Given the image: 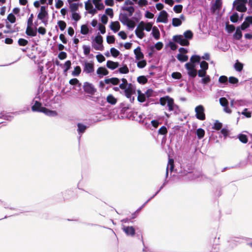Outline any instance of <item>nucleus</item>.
Listing matches in <instances>:
<instances>
[{
  "label": "nucleus",
  "instance_id": "f257e3e1",
  "mask_svg": "<svg viewBox=\"0 0 252 252\" xmlns=\"http://www.w3.org/2000/svg\"><path fill=\"white\" fill-rule=\"evenodd\" d=\"M119 20L124 25L126 26L129 29L132 30L135 26L134 23L131 19H129L126 13H121L119 15Z\"/></svg>",
  "mask_w": 252,
  "mask_h": 252
},
{
  "label": "nucleus",
  "instance_id": "f03ea898",
  "mask_svg": "<svg viewBox=\"0 0 252 252\" xmlns=\"http://www.w3.org/2000/svg\"><path fill=\"white\" fill-rule=\"evenodd\" d=\"M247 1V0H235L233 2V6L238 11L245 12L247 10L246 4Z\"/></svg>",
  "mask_w": 252,
  "mask_h": 252
},
{
  "label": "nucleus",
  "instance_id": "7ed1b4c3",
  "mask_svg": "<svg viewBox=\"0 0 252 252\" xmlns=\"http://www.w3.org/2000/svg\"><path fill=\"white\" fill-rule=\"evenodd\" d=\"M93 41L94 42V43H93V46L95 50L101 51L103 50V37L101 35L99 34V33L93 39Z\"/></svg>",
  "mask_w": 252,
  "mask_h": 252
},
{
  "label": "nucleus",
  "instance_id": "20e7f679",
  "mask_svg": "<svg viewBox=\"0 0 252 252\" xmlns=\"http://www.w3.org/2000/svg\"><path fill=\"white\" fill-rule=\"evenodd\" d=\"M145 26H146L145 22L142 21L139 23L135 30V35L139 39H142L145 36L144 32Z\"/></svg>",
  "mask_w": 252,
  "mask_h": 252
},
{
  "label": "nucleus",
  "instance_id": "39448f33",
  "mask_svg": "<svg viewBox=\"0 0 252 252\" xmlns=\"http://www.w3.org/2000/svg\"><path fill=\"white\" fill-rule=\"evenodd\" d=\"M205 109L203 105H199L195 108L196 118L200 120L203 121L205 119Z\"/></svg>",
  "mask_w": 252,
  "mask_h": 252
},
{
  "label": "nucleus",
  "instance_id": "423d86ee",
  "mask_svg": "<svg viewBox=\"0 0 252 252\" xmlns=\"http://www.w3.org/2000/svg\"><path fill=\"white\" fill-rule=\"evenodd\" d=\"M83 88L85 93L93 95L96 92V89L94 87V85L88 82L84 83Z\"/></svg>",
  "mask_w": 252,
  "mask_h": 252
},
{
  "label": "nucleus",
  "instance_id": "0eeeda50",
  "mask_svg": "<svg viewBox=\"0 0 252 252\" xmlns=\"http://www.w3.org/2000/svg\"><path fill=\"white\" fill-rule=\"evenodd\" d=\"M173 40L174 42L179 44L181 46H189V41L186 40L185 37L181 34L173 36Z\"/></svg>",
  "mask_w": 252,
  "mask_h": 252
},
{
  "label": "nucleus",
  "instance_id": "6e6552de",
  "mask_svg": "<svg viewBox=\"0 0 252 252\" xmlns=\"http://www.w3.org/2000/svg\"><path fill=\"white\" fill-rule=\"evenodd\" d=\"M169 102H168V110L169 111H173L175 114H178L180 113L181 111L179 107L174 103L173 98H169Z\"/></svg>",
  "mask_w": 252,
  "mask_h": 252
},
{
  "label": "nucleus",
  "instance_id": "1a4fd4ad",
  "mask_svg": "<svg viewBox=\"0 0 252 252\" xmlns=\"http://www.w3.org/2000/svg\"><path fill=\"white\" fill-rule=\"evenodd\" d=\"M168 13L164 10H161L159 16L157 19L156 22L157 23H166L168 21Z\"/></svg>",
  "mask_w": 252,
  "mask_h": 252
},
{
  "label": "nucleus",
  "instance_id": "9d476101",
  "mask_svg": "<svg viewBox=\"0 0 252 252\" xmlns=\"http://www.w3.org/2000/svg\"><path fill=\"white\" fill-rule=\"evenodd\" d=\"M83 70L86 73H91L94 71V66L92 63H90L87 61L84 62Z\"/></svg>",
  "mask_w": 252,
  "mask_h": 252
},
{
  "label": "nucleus",
  "instance_id": "9b49d317",
  "mask_svg": "<svg viewBox=\"0 0 252 252\" xmlns=\"http://www.w3.org/2000/svg\"><path fill=\"white\" fill-rule=\"evenodd\" d=\"M48 11L46 10V6H41L40 9V12L37 15V18L39 20H43V19H47L48 17Z\"/></svg>",
  "mask_w": 252,
  "mask_h": 252
},
{
  "label": "nucleus",
  "instance_id": "f8f14e48",
  "mask_svg": "<svg viewBox=\"0 0 252 252\" xmlns=\"http://www.w3.org/2000/svg\"><path fill=\"white\" fill-rule=\"evenodd\" d=\"M77 131L79 135L78 139L80 140L82 135L86 131L87 128V126L81 123H77Z\"/></svg>",
  "mask_w": 252,
  "mask_h": 252
},
{
  "label": "nucleus",
  "instance_id": "ddd939ff",
  "mask_svg": "<svg viewBox=\"0 0 252 252\" xmlns=\"http://www.w3.org/2000/svg\"><path fill=\"white\" fill-rule=\"evenodd\" d=\"M96 73L99 78H102L103 76L108 75L109 71L105 67L101 66L97 68Z\"/></svg>",
  "mask_w": 252,
  "mask_h": 252
},
{
  "label": "nucleus",
  "instance_id": "4468645a",
  "mask_svg": "<svg viewBox=\"0 0 252 252\" xmlns=\"http://www.w3.org/2000/svg\"><path fill=\"white\" fill-rule=\"evenodd\" d=\"M123 230L128 236H133L135 234V230L133 226H124Z\"/></svg>",
  "mask_w": 252,
  "mask_h": 252
},
{
  "label": "nucleus",
  "instance_id": "2eb2a0df",
  "mask_svg": "<svg viewBox=\"0 0 252 252\" xmlns=\"http://www.w3.org/2000/svg\"><path fill=\"white\" fill-rule=\"evenodd\" d=\"M26 33L30 36H35L37 34V29L32 28V26H27Z\"/></svg>",
  "mask_w": 252,
  "mask_h": 252
},
{
  "label": "nucleus",
  "instance_id": "dca6fc26",
  "mask_svg": "<svg viewBox=\"0 0 252 252\" xmlns=\"http://www.w3.org/2000/svg\"><path fill=\"white\" fill-rule=\"evenodd\" d=\"M41 111L42 113L49 117H56L58 115V113L56 111L49 110L46 107L42 108V111Z\"/></svg>",
  "mask_w": 252,
  "mask_h": 252
},
{
  "label": "nucleus",
  "instance_id": "f3484780",
  "mask_svg": "<svg viewBox=\"0 0 252 252\" xmlns=\"http://www.w3.org/2000/svg\"><path fill=\"white\" fill-rule=\"evenodd\" d=\"M120 82V80L117 77L105 79V83L106 84H111L113 85H116L119 84Z\"/></svg>",
  "mask_w": 252,
  "mask_h": 252
},
{
  "label": "nucleus",
  "instance_id": "a211bd4d",
  "mask_svg": "<svg viewBox=\"0 0 252 252\" xmlns=\"http://www.w3.org/2000/svg\"><path fill=\"white\" fill-rule=\"evenodd\" d=\"M44 107L42 106L41 103L38 101H35L34 104L32 106V110L33 112H41L42 111V108Z\"/></svg>",
  "mask_w": 252,
  "mask_h": 252
},
{
  "label": "nucleus",
  "instance_id": "6ab92c4d",
  "mask_svg": "<svg viewBox=\"0 0 252 252\" xmlns=\"http://www.w3.org/2000/svg\"><path fill=\"white\" fill-rule=\"evenodd\" d=\"M134 53L135 55V58L137 60H141L144 58V54L141 52V48L138 46L134 50Z\"/></svg>",
  "mask_w": 252,
  "mask_h": 252
},
{
  "label": "nucleus",
  "instance_id": "aec40b11",
  "mask_svg": "<svg viewBox=\"0 0 252 252\" xmlns=\"http://www.w3.org/2000/svg\"><path fill=\"white\" fill-rule=\"evenodd\" d=\"M119 63L118 62H115L110 60L107 61L106 63V66L111 69L114 70L119 66Z\"/></svg>",
  "mask_w": 252,
  "mask_h": 252
},
{
  "label": "nucleus",
  "instance_id": "412c9836",
  "mask_svg": "<svg viewBox=\"0 0 252 252\" xmlns=\"http://www.w3.org/2000/svg\"><path fill=\"white\" fill-rule=\"evenodd\" d=\"M110 29L114 32H118L120 29V25L119 22H111L110 25Z\"/></svg>",
  "mask_w": 252,
  "mask_h": 252
},
{
  "label": "nucleus",
  "instance_id": "4be33fe9",
  "mask_svg": "<svg viewBox=\"0 0 252 252\" xmlns=\"http://www.w3.org/2000/svg\"><path fill=\"white\" fill-rule=\"evenodd\" d=\"M137 100L139 102L143 103L146 101V99H147L146 95H145L140 90H138L137 91Z\"/></svg>",
  "mask_w": 252,
  "mask_h": 252
},
{
  "label": "nucleus",
  "instance_id": "5701e85b",
  "mask_svg": "<svg viewBox=\"0 0 252 252\" xmlns=\"http://www.w3.org/2000/svg\"><path fill=\"white\" fill-rule=\"evenodd\" d=\"M241 31L242 30L238 27H237L236 32L233 34V38L234 39L236 40H240L242 38L243 34Z\"/></svg>",
  "mask_w": 252,
  "mask_h": 252
},
{
  "label": "nucleus",
  "instance_id": "b1692460",
  "mask_svg": "<svg viewBox=\"0 0 252 252\" xmlns=\"http://www.w3.org/2000/svg\"><path fill=\"white\" fill-rule=\"evenodd\" d=\"M169 98H171V97L168 95L160 97L159 98L160 104L162 106H165L166 104L167 105L168 102L170 101Z\"/></svg>",
  "mask_w": 252,
  "mask_h": 252
},
{
  "label": "nucleus",
  "instance_id": "393cba45",
  "mask_svg": "<svg viewBox=\"0 0 252 252\" xmlns=\"http://www.w3.org/2000/svg\"><path fill=\"white\" fill-rule=\"evenodd\" d=\"M152 34L153 36L157 40H158L160 37V32L156 27H154L152 29Z\"/></svg>",
  "mask_w": 252,
  "mask_h": 252
},
{
  "label": "nucleus",
  "instance_id": "a878e982",
  "mask_svg": "<svg viewBox=\"0 0 252 252\" xmlns=\"http://www.w3.org/2000/svg\"><path fill=\"white\" fill-rule=\"evenodd\" d=\"M183 36L185 37V38L186 40L189 41V40H190L192 38L193 33L191 31L187 30L184 32Z\"/></svg>",
  "mask_w": 252,
  "mask_h": 252
},
{
  "label": "nucleus",
  "instance_id": "bb28decb",
  "mask_svg": "<svg viewBox=\"0 0 252 252\" xmlns=\"http://www.w3.org/2000/svg\"><path fill=\"white\" fill-rule=\"evenodd\" d=\"M122 9L123 10L126 11L128 12L129 16H131L135 11V8L132 6H130L128 7L123 6L122 7Z\"/></svg>",
  "mask_w": 252,
  "mask_h": 252
},
{
  "label": "nucleus",
  "instance_id": "cd10ccee",
  "mask_svg": "<svg viewBox=\"0 0 252 252\" xmlns=\"http://www.w3.org/2000/svg\"><path fill=\"white\" fill-rule=\"evenodd\" d=\"M200 61L201 57L197 55H194L190 58V62L192 64H194V63H199Z\"/></svg>",
  "mask_w": 252,
  "mask_h": 252
},
{
  "label": "nucleus",
  "instance_id": "c85d7f7f",
  "mask_svg": "<svg viewBox=\"0 0 252 252\" xmlns=\"http://www.w3.org/2000/svg\"><path fill=\"white\" fill-rule=\"evenodd\" d=\"M177 59L181 62H185L188 60V56L185 54L179 53L177 56Z\"/></svg>",
  "mask_w": 252,
  "mask_h": 252
},
{
  "label": "nucleus",
  "instance_id": "c756f323",
  "mask_svg": "<svg viewBox=\"0 0 252 252\" xmlns=\"http://www.w3.org/2000/svg\"><path fill=\"white\" fill-rule=\"evenodd\" d=\"M118 71L121 74H127L129 72V69L126 64H123L122 67L119 68Z\"/></svg>",
  "mask_w": 252,
  "mask_h": 252
},
{
  "label": "nucleus",
  "instance_id": "7c9ffc66",
  "mask_svg": "<svg viewBox=\"0 0 252 252\" xmlns=\"http://www.w3.org/2000/svg\"><path fill=\"white\" fill-rule=\"evenodd\" d=\"M238 138L240 141L244 144L247 143L248 141V136L246 134L242 133L239 134L238 135Z\"/></svg>",
  "mask_w": 252,
  "mask_h": 252
},
{
  "label": "nucleus",
  "instance_id": "2f4dec72",
  "mask_svg": "<svg viewBox=\"0 0 252 252\" xmlns=\"http://www.w3.org/2000/svg\"><path fill=\"white\" fill-rule=\"evenodd\" d=\"M106 100L108 103L112 105H114L117 102L116 98L112 94L108 95L106 98Z\"/></svg>",
  "mask_w": 252,
  "mask_h": 252
},
{
  "label": "nucleus",
  "instance_id": "473e14b6",
  "mask_svg": "<svg viewBox=\"0 0 252 252\" xmlns=\"http://www.w3.org/2000/svg\"><path fill=\"white\" fill-rule=\"evenodd\" d=\"M137 82L141 84L144 85L148 82V79L145 76H139L137 78Z\"/></svg>",
  "mask_w": 252,
  "mask_h": 252
},
{
  "label": "nucleus",
  "instance_id": "72a5a7b5",
  "mask_svg": "<svg viewBox=\"0 0 252 252\" xmlns=\"http://www.w3.org/2000/svg\"><path fill=\"white\" fill-rule=\"evenodd\" d=\"M125 92H128L132 93H135V88L133 84L131 83H128L126 86V88Z\"/></svg>",
  "mask_w": 252,
  "mask_h": 252
},
{
  "label": "nucleus",
  "instance_id": "f704fd0d",
  "mask_svg": "<svg viewBox=\"0 0 252 252\" xmlns=\"http://www.w3.org/2000/svg\"><path fill=\"white\" fill-rule=\"evenodd\" d=\"M196 134L198 138L201 139L204 136L205 131L203 129L199 128L196 130Z\"/></svg>",
  "mask_w": 252,
  "mask_h": 252
},
{
  "label": "nucleus",
  "instance_id": "c9c22d12",
  "mask_svg": "<svg viewBox=\"0 0 252 252\" xmlns=\"http://www.w3.org/2000/svg\"><path fill=\"white\" fill-rule=\"evenodd\" d=\"M234 67L236 71L240 72L243 68V64L237 61V62L234 64Z\"/></svg>",
  "mask_w": 252,
  "mask_h": 252
},
{
  "label": "nucleus",
  "instance_id": "e433bc0d",
  "mask_svg": "<svg viewBox=\"0 0 252 252\" xmlns=\"http://www.w3.org/2000/svg\"><path fill=\"white\" fill-rule=\"evenodd\" d=\"M182 22L178 18H173L172 19V24L173 26L177 27L181 25Z\"/></svg>",
  "mask_w": 252,
  "mask_h": 252
},
{
  "label": "nucleus",
  "instance_id": "4c0bfd02",
  "mask_svg": "<svg viewBox=\"0 0 252 252\" xmlns=\"http://www.w3.org/2000/svg\"><path fill=\"white\" fill-rule=\"evenodd\" d=\"M239 15L237 12H234L230 17V20L231 22L236 23L238 21Z\"/></svg>",
  "mask_w": 252,
  "mask_h": 252
},
{
  "label": "nucleus",
  "instance_id": "58836bf2",
  "mask_svg": "<svg viewBox=\"0 0 252 252\" xmlns=\"http://www.w3.org/2000/svg\"><path fill=\"white\" fill-rule=\"evenodd\" d=\"M81 71V68L79 66H76L74 70L72 72V75L73 76H78L79 75Z\"/></svg>",
  "mask_w": 252,
  "mask_h": 252
},
{
  "label": "nucleus",
  "instance_id": "ea45409f",
  "mask_svg": "<svg viewBox=\"0 0 252 252\" xmlns=\"http://www.w3.org/2000/svg\"><path fill=\"white\" fill-rule=\"evenodd\" d=\"M219 82L223 85L228 84V78L225 75H221L219 78Z\"/></svg>",
  "mask_w": 252,
  "mask_h": 252
},
{
  "label": "nucleus",
  "instance_id": "a19ab883",
  "mask_svg": "<svg viewBox=\"0 0 252 252\" xmlns=\"http://www.w3.org/2000/svg\"><path fill=\"white\" fill-rule=\"evenodd\" d=\"M149 202V200H147V201H146L141 207H140L135 212H134L133 214H132L131 215V219H135L136 216H137V214L140 211V210L145 206V205Z\"/></svg>",
  "mask_w": 252,
  "mask_h": 252
},
{
  "label": "nucleus",
  "instance_id": "79ce46f5",
  "mask_svg": "<svg viewBox=\"0 0 252 252\" xmlns=\"http://www.w3.org/2000/svg\"><path fill=\"white\" fill-rule=\"evenodd\" d=\"M238 113L239 114H241L244 115L245 117H246L247 118H250L252 117L251 112L250 111H248L247 108H245L241 113L238 112Z\"/></svg>",
  "mask_w": 252,
  "mask_h": 252
},
{
  "label": "nucleus",
  "instance_id": "37998d69",
  "mask_svg": "<svg viewBox=\"0 0 252 252\" xmlns=\"http://www.w3.org/2000/svg\"><path fill=\"white\" fill-rule=\"evenodd\" d=\"M222 126V124L218 120H216L214 124L213 128L215 130H218L221 128Z\"/></svg>",
  "mask_w": 252,
  "mask_h": 252
},
{
  "label": "nucleus",
  "instance_id": "c03bdc74",
  "mask_svg": "<svg viewBox=\"0 0 252 252\" xmlns=\"http://www.w3.org/2000/svg\"><path fill=\"white\" fill-rule=\"evenodd\" d=\"M221 5L220 3L215 2L211 6V11L215 12L217 10H220L221 8Z\"/></svg>",
  "mask_w": 252,
  "mask_h": 252
},
{
  "label": "nucleus",
  "instance_id": "a18cd8bd",
  "mask_svg": "<svg viewBox=\"0 0 252 252\" xmlns=\"http://www.w3.org/2000/svg\"><path fill=\"white\" fill-rule=\"evenodd\" d=\"M235 27L233 25H229L227 23L225 25V30L228 33H231L234 31Z\"/></svg>",
  "mask_w": 252,
  "mask_h": 252
},
{
  "label": "nucleus",
  "instance_id": "49530a36",
  "mask_svg": "<svg viewBox=\"0 0 252 252\" xmlns=\"http://www.w3.org/2000/svg\"><path fill=\"white\" fill-rule=\"evenodd\" d=\"M71 65V63L70 61L67 60L65 62V63L63 64V66H64L63 72H64V73L67 72L70 68Z\"/></svg>",
  "mask_w": 252,
  "mask_h": 252
},
{
  "label": "nucleus",
  "instance_id": "de8ad7c7",
  "mask_svg": "<svg viewBox=\"0 0 252 252\" xmlns=\"http://www.w3.org/2000/svg\"><path fill=\"white\" fill-rule=\"evenodd\" d=\"M69 83L71 85H78L79 87H81V83L79 82V81L77 78H72L69 81Z\"/></svg>",
  "mask_w": 252,
  "mask_h": 252
},
{
  "label": "nucleus",
  "instance_id": "09e8293b",
  "mask_svg": "<svg viewBox=\"0 0 252 252\" xmlns=\"http://www.w3.org/2000/svg\"><path fill=\"white\" fill-rule=\"evenodd\" d=\"M58 25L61 31H63L66 28V24L64 21L60 20L58 22Z\"/></svg>",
  "mask_w": 252,
  "mask_h": 252
},
{
  "label": "nucleus",
  "instance_id": "8fccbe9b",
  "mask_svg": "<svg viewBox=\"0 0 252 252\" xmlns=\"http://www.w3.org/2000/svg\"><path fill=\"white\" fill-rule=\"evenodd\" d=\"M188 75L190 77L192 78H195L196 76L197 73L195 68H191V69L188 70Z\"/></svg>",
  "mask_w": 252,
  "mask_h": 252
},
{
  "label": "nucleus",
  "instance_id": "3c124183",
  "mask_svg": "<svg viewBox=\"0 0 252 252\" xmlns=\"http://www.w3.org/2000/svg\"><path fill=\"white\" fill-rule=\"evenodd\" d=\"M69 8L72 13L75 12L78 9V4L76 3H70Z\"/></svg>",
  "mask_w": 252,
  "mask_h": 252
},
{
  "label": "nucleus",
  "instance_id": "603ef678",
  "mask_svg": "<svg viewBox=\"0 0 252 252\" xmlns=\"http://www.w3.org/2000/svg\"><path fill=\"white\" fill-rule=\"evenodd\" d=\"M7 19L11 23H14L16 22V17L12 13L8 15Z\"/></svg>",
  "mask_w": 252,
  "mask_h": 252
},
{
  "label": "nucleus",
  "instance_id": "864d4df0",
  "mask_svg": "<svg viewBox=\"0 0 252 252\" xmlns=\"http://www.w3.org/2000/svg\"><path fill=\"white\" fill-rule=\"evenodd\" d=\"M110 52L112 56L115 58L117 57L120 54L119 51H118L114 47H112L110 49Z\"/></svg>",
  "mask_w": 252,
  "mask_h": 252
},
{
  "label": "nucleus",
  "instance_id": "5fc2aeb1",
  "mask_svg": "<svg viewBox=\"0 0 252 252\" xmlns=\"http://www.w3.org/2000/svg\"><path fill=\"white\" fill-rule=\"evenodd\" d=\"M183 10V5L181 4L175 5L173 7V10L176 13H180Z\"/></svg>",
  "mask_w": 252,
  "mask_h": 252
},
{
  "label": "nucleus",
  "instance_id": "6e6d98bb",
  "mask_svg": "<svg viewBox=\"0 0 252 252\" xmlns=\"http://www.w3.org/2000/svg\"><path fill=\"white\" fill-rule=\"evenodd\" d=\"M167 133V130L165 126H162L158 130V134L166 135Z\"/></svg>",
  "mask_w": 252,
  "mask_h": 252
},
{
  "label": "nucleus",
  "instance_id": "4d7b16f0",
  "mask_svg": "<svg viewBox=\"0 0 252 252\" xmlns=\"http://www.w3.org/2000/svg\"><path fill=\"white\" fill-rule=\"evenodd\" d=\"M147 64L146 61L144 60L139 61L137 63V66L139 68H143L146 66Z\"/></svg>",
  "mask_w": 252,
  "mask_h": 252
},
{
  "label": "nucleus",
  "instance_id": "13d9d810",
  "mask_svg": "<svg viewBox=\"0 0 252 252\" xmlns=\"http://www.w3.org/2000/svg\"><path fill=\"white\" fill-rule=\"evenodd\" d=\"M220 104L223 106H227L228 104V102L227 99L225 97H220L219 99Z\"/></svg>",
  "mask_w": 252,
  "mask_h": 252
},
{
  "label": "nucleus",
  "instance_id": "bf43d9fd",
  "mask_svg": "<svg viewBox=\"0 0 252 252\" xmlns=\"http://www.w3.org/2000/svg\"><path fill=\"white\" fill-rule=\"evenodd\" d=\"M201 83L203 84H207L209 83L211 81V78L209 75H206L203 77H202Z\"/></svg>",
  "mask_w": 252,
  "mask_h": 252
},
{
  "label": "nucleus",
  "instance_id": "052dcab7",
  "mask_svg": "<svg viewBox=\"0 0 252 252\" xmlns=\"http://www.w3.org/2000/svg\"><path fill=\"white\" fill-rule=\"evenodd\" d=\"M88 28L86 25H83L81 27V33L84 35H86L88 33Z\"/></svg>",
  "mask_w": 252,
  "mask_h": 252
},
{
  "label": "nucleus",
  "instance_id": "680f3d73",
  "mask_svg": "<svg viewBox=\"0 0 252 252\" xmlns=\"http://www.w3.org/2000/svg\"><path fill=\"white\" fill-rule=\"evenodd\" d=\"M199 63L201 69L205 70H207L208 69V63L206 61H200Z\"/></svg>",
  "mask_w": 252,
  "mask_h": 252
},
{
  "label": "nucleus",
  "instance_id": "e2e57ef3",
  "mask_svg": "<svg viewBox=\"0 0 252 252\" xmlns=\"http://www.w3.org/2000/svg\"><path fill=\"white\" fill-rule=\"evenodd\" d=\"M238 81V79L236 77L233 76H231L228 79V82L231 84H237Z\"/></svg>",
  "mask_w": 252,
  "mask_h": 252
},
{
  "label": "nucleus",
  "instance_id": "0e129e2a",
  "mask_svg": "<svg viewBox=\"0 0 252 252\" xmlns=\"http://www.w3.org/2000/svg\"><path fill=\"white\" fill-rule=\"evenodd\" d=\"M18 43L20 46H24L28 44V41L24 38H19Z\"/></svg>",
  "mask_w": 252,
  "mask_h": 252
},
{
  "label": "nucleus",
  "instance_id": "69168bd1",
  "mask_svg": "<svg viewBox=\"0 0 252 252\" xmlns=\"http://www.w3.org/2000/svg\"><path fill=\"white\" fill-rule=\"evenodd\" d=\"M71 18L75 21L77 22L80 19L81 17L78 13L75 12L72 13Z\"/></svg>",
  "mask_w": 252,
  "mask_h": 252
},
{
  "label": "nucleus",
  "instance_id": "338daca9",
  "mask_svg": "<svg viewBox=\"0 0 252 252\" xmlns=\"http://www.w3.org/2000/svg\"><path fill=\"white\" fill-rule=\"evenodd\" d=\"M83 52H84V54L87 56L90 53V51H91V47L89 45H83Z\"/></svg>",
  "mask_w": 252,
  "mask_h": 252
},
{
  "label": "nucleus",
  "instance_id": "774afa93",
  "mask_svg": "<svg viewBox=\"0 0 252 252\" xmlns=\"http://www.w3.org/2000/svg\"><path fill=\"white\" fill-rule=\"evenodd\" d=\"M106 41L108 44H112L115 42V38L113 35H108L106 37Z\"/></svg>",
  "mask_w": 252,
  "mask_h": 252
}]
</instances>
